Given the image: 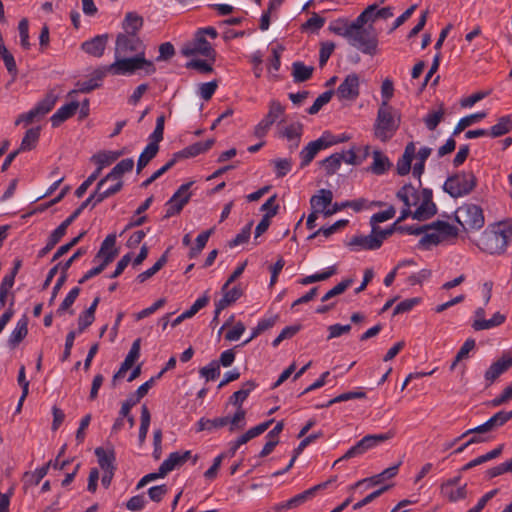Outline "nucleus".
Wrapping results in <instances>:
<instances>
[{
  "instance_id": "9",
  "label": "nucleus",
  "mask_w": 512,
  "mask_h": 512,
  "mask_svg": "<svg viewBox=\"0 0 512 512\" xmlns=\"http://www.w3.org/2000/svg\"><path fill=\"white\" fill-rule=\"evenodd\" d=\"M144 52V45L138 35L119 33L115 42V57L129 56Z\"/></svg>"
},
{
  "instance_id": "29",
  "label": "nucleus",
  "mask_w": 512,
  "mask_h": 512,
  "mask_svg": "<svg viewBox=\"0 0 512 512\" xmlns=\"http://www.w3.org/2000/svg\"><path fill=\"white\" fill-rule=\"evenodd\" d=\"M333 194L331 190L321 189L319 194L314 195L310 199L311 208L315 211L324 213L327 207L331 204Z\"/></svg>"
},
{
  "instance_id": "39",
  "label": "nucleus",
  "mask_w": 512,
  "mask_h": 512,
  "mask_svg": "<svg viewBox=\"0 0 512 512\" xmlns=\"http://www.w3.org/2000/svg\"><path fill=\"white\" fill-rule=\"evenodd\" d=\"M437 213V207L433 201H422L420 206L413 212V219L424 221Z\"/></svg>"
},
{
  "instance_id": "5",
  "label": "nucleus",
  "mask_w": 512,
  "mask_h": 512,
  "mask_svg": "<svg viewBox=\"0 0 512 512\" xmlns=\"http://www.w3.org/2000/svg\"><path fill=\"white\" fill-rule=\"evenodd\" d=\"M455 219L465 231L479 230L485 223L482 208L473 203H465L458 207Z\"/></svg>"
},
{
  "instance_id": "13",
  "label": "nucleus",
  "mask_w": 512,
  "mask_h": 512,
  "mask_svg": "<svg viewBox=\"0 0 512 512\" xmlns=\"http://www.w3.org/2000/svg\"><path fill=\"white\" fill-rule=\"evenodd\" d=\"M512 419V410L507 411H499L495 413L491 418H489L485 423L471 428L462 434V437H466L469 434H482L488 433L498 429L499 427L504 426L509 420Z\"/></svg>"
},
{
  "instance_id": "52",
  "label": "nucleus",
  "mask_w": 512,
  "mask_h": 512,
  "mask_svg": "<svg viewBox=\"0 0 512 512\" xmlns=\"http://www.w3.org/2000/svg\"><path fill=\"white\" fill-rule=\"evenodd\" d=\"M329 30L336 35L342 36L349 39V36L352 32L351 23L348 24L346 21L337 20L330 24Z\"/></svg>"
},
{
  "instance_id": "15",
  "label": "nucleus",
  "mask_w": 512,
  "mask_h": 512,
  "mask_svg": "<svg viewBox=\"0 0 512 512\" xmlns=\"http://www.w3.org/2000/svg\"><path fill=\"white\" fill-rule=\"evenodd\" d=\"M164 130H154L149 137V143L140 154L137 161V173H140L144 167L157 155L159 143L163 140Z\"/></svg>"
},
{
  "instance_id": "46",
  "label": "nucleus",
  "mask_w": 512,
  "mask_h": 512,
  "mask_svg": "<svg viewBox=\"0 0 512 512\" xmlns=\"http://www.w3.org/2000/svg\"><path fill=\"white\" fill-rule=\"evenodd\" d=\"M141 423L139 428V443L142 445L147 437V433L150 426L151 415L148 407L144 404L141 408Z\"/></svg>"
},
{
  "instance_id": "16",
  "label": "nucleus",
  "mask_w": 512,
  "mask_h": 512,
  "mask_svg": "<svg viewBox=\"0 0 512 512\" xmlns=\"http://www.w3.org/2000/svg\"><path fill=\"white\" fill-rule=\"evenodd\" d=\"M394 15L393 8L390 6L378 9V4L374 3L367 6L356 18L360 24L375 22L378 19H388Z\"/></svg>"
},
{
  "instance_id": "30",
  "label": "nucleus",
  "mask_w": 512,
  "mask_h": 512,
  "mask_svg": "<svg viewBox=\"0 0 512 512\" xmlns=\"http://www.w3.org/2000/svg\"><path fill=\"white\" fill-rule=\"evenodd\" d=\"M95 455L98 458V463L100 468L105 471H115L116 465H115V453L113 450L106 451L102 447H97L95 449Z\"/></svg>"
},
{
  "instance_id": "50",
  "label": "nucleus",
  "mask_w": 512,
  "mask_h": 512,
  "mask_svg": "<svg viewBox=\"0 0 512 512\" xmlns=\"http://www.w3.org/2000/svg\"><path fill=\"white\" fill-rule=\"evenodd\" d=\"M39 131L40 130H27L18 150L20 152L30 151L35 148L40 137Z\"/></svg>"
},
{
  "instance_id": "57",
  "label": "nucleus",
  "mask_w": 512,
  "mask_h": 512,
  "mask_svg": "<svg viewBox=\"0 0 512 512\" xmlns=\"http://www.w3.org/2000/svg\"><path fill=\"white\" fill-rule=\"evenodd\" d=\"M187 69H195L201 74H209L213 72L212 64L202 59H192L186 63Z\"/></svg>"
},
{
  "instance_id": "54",
  "label": "nucleus",
  "mask_w": 512,
  "mask_h": 512,
  "mask_svg": "<svg viewBox=\"0 0 512 512\" xmlns=\"http://www.w3.org/2000/svg\"><path fill=\"white\" fill-rule=\"evenodd\" d=\"M348 224V220L342 219L336 221L333 225L329 227H321L317 231H315L313 234H311L308 239H313L317 237L320 234H323L325 237L331 236L333 233H335L338 229L345 227Z\"/></svg>"
},
{
  "instance_id": "62",
  "label": "nucleus",
  "mask_w": 512,
  "mask_h": 512,
  "mask_svg": "<svg viewBox=\"0 0 512 512\" xmlns=\"http://www.w3.org/2000/svg\"><path fill=\"white\" fill-rule=\"evenodd\" d=\"M200 375L207 381L215 380L220 375V367L217 361H212L209 365L200 369Z\"/></svg>"
},
{
  "instance_id": "33",
  "label": "nucleus",
  "mask_w": 512,
  "mask_h": 512,
  "mask_svg": "<svg viewBox=\"0 0 512 512\" xmlns=\"http://www.w3.org/2000/svg\"><path fill=\"white\" fill-rule=\"evenodd\" d=\"M143 18L138 15L136 12H128L125 15L123 21V29L124 33L131 35H138V32L143 26Z\"/></svg>"
},
{
  "instance_id": "26",
  "label": "nucleus",
  "mask_w": 512,
  "mask_h": 512,
  "mask_svg": "<svg viewBox=\"0 0 512 512\" xmlns=\"http://www.w3.org/2000/svg\"><path fill=\"white\" fill-rule=\"evenodd\" d=\"M79 106V102L71 101L70 103L60 107L51 117L52 125L54 127L61 125L65 120L72 117L76 113Z\"/></svg>"
},
{
  "instance_id": "31",
  "label": "nucleus",
  "mask_w": 512,
  "mask_h": 512,
  "mask_svg": "<svg viewBox=\"0 0 512 512\" xmlns=\"http://www.w3.org/2000/svg\"><path fill=\"white\" fill-rule=\"evenodd\" d=\"M124 154V150L99 152L91 157V161L97 164L101 172L104 167L112 164Z\"/></svg>"
},
{
  "instance_id": "45",
  "label": "nucleus",
  "mask_w": 512,
  "mask_h": 512,
  "mask_svg": "<svg viewBox=\"0 0 512 512\" xmlns=\"http://www.w3.org/2000/svg\"><path fill=\"white\" fill-rule=\"evenodd\" d=\"M213 232L214 228H210L197 236L196 245L191 247L188 254L190 259L196 258L202 252Z\"/></svg>"
},
{
  "instance_id": "10",
  "label": "nucleus",
  "mask_w": 512,
  "mask_h": 512,
  "mask_svg": "<svg viewBox=\"0 0 512 512\" xmlns=\"http://www.w3.org/2000/svg\"><path fill=\"white\" fill-rule=\"evenodd\" d=\"M440 494L451 503L465 500L468 496L467 484H461V475L455 476L441 483Z\"/></svg>"
},
{
  "instance_id": "40",
  "label": "nucleus",
  "mask_w": 512,
  "mask_h": 512,
  "mask_svg": "<svg viewBox=\"0 0 512 512\" xmlns=\"http://www.w3.org/2000/svg\"><path fill=\"white\" fill-rule=\"evenodd\" d=\"M505 315L500 312H496L491 319L482 321H473L472 328L475 331L487 330L497 326H500L505 322Z\"/></svg>"
},
{
  "instance_id": "32",
  "label": "nucleus",
  "mask_w": 512,
  "mask_h": 512,
  "mask_svg": "<svg viewBox=\"0 0 512 512\" xmlns=\"http://www.w3.org/2000/svg\"><path fill=\"white\" fill-rule=\"evenodd\" d=\"M257 384L253 380L246 381L243 383L242 388L236 392H234L229 398V404L235 406L236 408L242 407L243 402L249 396L251 391L255 389Z\"/></svg>"
},
{
  "instance_id": "64",
  "label": "nucleus",
  "mask_w": 512,
  "mask_h": 512,
  "mask_svg": "<svg viewBox=\"0 0 512 512\" xmlns=\"http://www.w3.org/2000/svg\"><path fill=\"white\" fill-rule=\"evenodd\" d=\"M21 46L28 50L30 48L29 42V22L26 18L20 20L18 24Z\"/></svg>"
},
{
  "instance_id": "34",
  "label": "nucleus",
  "mask_w": 512,
  "mask_h": 512,
  "mask_svg": "<svg viewBox=\"0 0 512 512\" xmlns=\"http://www.w3.org/2000/svg\"><path fill=\"white\" fill-rule=\"evenodd\" d=\"M28 334V318L23 316L18 322L15 329L12 331L8 340L9 345L15 348Z\"/></svg>"
},
{
  "instance_id": "47",
  "label": "nucleus",
  "mask_w": 512,
  "mask_h": 512,
  "mask_svg": "<svg viewBox=\"0 0 512 512\" xmlns=\"http://www.w3.org/2000/svg\"><path fill=\"white\" fill-rule=\"evenodd\" d=\"M335 273H336V267L331 266L327 270H325L321 273H316V274L301 278L298 281V283L301 285H308V284L315 283V282L325 281V280L329 279L331 276H333Z\"/></svg>"
},
{
  "instance_id": "61",
  "label": "nucleus",
  "mask_w": 512,
  "mask_h": 512,
  "mask_svg": "<svg viewBox=\"0 0 512 512\" xmlns=\"http://www.w3.org/2000/svg\"><path fill=\"white\" fill-rule=\"evenodd\" d=\"M115 244H116V235L109 234L102 242L101 247L95 256V260L98 258H104L106 254H108L110 251L116 249Z\"/></svg>"
},
{
  "instance_id": "20",
  "label": "nucleus",
  "mask_w": 512,
  "mask_h": 512,
  "mask_svg": "<svg viewBox=\"0 0 512 512\" xmlns=\"http://www.w3.org/2000/svg\"><path fill=\"white\" fill-rule=\"evenodd\" d=\"M108 34L97 35L94 38L82 43V50L96 58H100L106 49L108 43Z\"/></svg>"
},
{
  "instance_id": "4",
  "label": "nucleus",
  "mask_w": 512,
  "mask_h": 512,
  "mask_svg": "<svg viewBox=\"0 0 512 512\" xmlns=\"http://www.w3.org/2000/svg\"><path fill=\"white\" fill-rule=\"evenodd\" d=\"M477 185V178L473 172L462 171L447 178L443 189L453 198L468 195Z\"/></svg>"
},
{
  "instance_id": "11",
  "label": "nucleus",
  "mask_w": 512,
  "mask_h": 512,
  "mask_svg": "<svg viewBox=\"0 0 512 512\" xmlns=\"http://www.w3.org/2000/svg\"><path fill=\"white\" fill-rule=\"evenodd\" d=\"M181 53L186 56L202 55L210 58L212 61L215 60L216 52L211 44L206 40L202 33L195 34L192 41L187 42L181 49Z\"/></svg>"
},
{
  "instance_id": "18",
  "label": "nucleus",
  "mask_w": 512,
  "mask_h": 512,
  "mask_svg": "<svg viewBox=\"0 0 512 512\" xmlns=\"http://www.w3.org/2000/svg\"><path fill=\"white\" fill-rule=\"evenodd\" d=\"M285 108L278 100H271L269 110L265 117L259 122L256 128H269L270 126L283 122Z\"/></svg>"
},
{
  "instance_id": "22",
  "label": "nucleus",
  "mask_w": 512,
  "mask_h": 512,
  "mask_svg": "<svg viewBox=\"0 0 512 512\" xmlns=\"http://www.w3.org/2000/svg\"><path fill=\"white\" fill-rule=\"evenodd\" d=\"M512 367V357L503 355L494 362L485 372V379L489 384L493 383L501 374Z\"/></svg>"
},
{
  "instance_id": "14",
  "label": "nucleus",
  "mask_w": 512,
  "mask_h": 512,
  "mask_svg": "<svg viewBox=\"0 0 512 512\" xmlns=\"http://www.w3.org/2000/svg\"><path fill=\"white\" fill-rule=\"evenodd\" d=\"M401 124V117L398 110L382 101L376 119V128H398Z\"/></svg>"
},
{
  "instance_id": "6",
  "label": "nucleus",
  "mask_w": 512,
  "mask_h": 512,
  "mask_svg": "<svg viewBox=\"0 0 512 512\" xmlns=\"http://www.w3.org/2000/svg\"><path fill=\"white\" fill-rule=\"evenodd\" d=\"M57 101V96L53 92H49L45 95V97L40 100L36 106L26 113L20 114L15 122V126H19L21 124L31 125L41 121L54 107Z\"/></svg>"
},
{
  "instance_id": "42",
  "label": "nucleus",
  "mask_w": 512,
  "mask_h": 512,
  "mask_svg": "<svg viewBox=\"0 0 512 512\" xmlns=\"http://www.w3.org/2000/svg\"><path fill=\"white\" fill-rule=\"evenodd\" d=\"M168 250L156 261V263L146 271L140 273L137 276V281L139 283H144L146 280L155 275L168 261Z\"/></svg>"
},
{
  "instance_id": "43",
  "label": "nucleus",
  "mask_w": 512,
  "mask_h": 512,
  "mask_svg": "<svg viewBox=\"0 0 512 512\" xmlns=\"http://www.w3.org/2000/svg\"><path fill=\"white\" fill-rule=\"evenodd\" d=\"M365 397H366V393L363 391L345 392V393H342V394L336 396L335 398L329 400L327 403L316 405V408L317 409L325 408V407H329L335 403L348 401V400H352V399H361V398H365Z\"/></svg>"
},
{
  "instance_id": "23",
  "label": "nucleus",
  "mask_w": 512,
  "mask_h": 512,
  "mask_svg": "<svg viewBox=\"0 0 512 512\" xmlns=\"http://www.w3.org/2000/svg\"><path fill=\"white\" fill-rule=\"evenodd\" d=\"M415 153L416 147L414 142H409L405 147L403 155L397 161L396 171L398 175L405 176L410 172Z\"/></svg>"
},
{
  "instance_id": "37",
  "label": "nucleus",
  "mask_w": 512,
  "mask_h": 512,
  "mask_svg": "<svg viewBox=\"0 0 512 512\" xmlns=\"http://www.w3.org/2000/svg\"><path fill=\"white\" fill-rule=\"evenodd\" d=\"M392 166V163L381 151L375 150L373 152V163L370 166L371 172L376 175L384 174Z\"/></svg>"
},
{
  "instance_id": "12",
  "label": "nucleus",
  "mask_w": 512,
  "mask_h": 512,
  "mask_svg": "<svg viewBox=\"0 0 512 512\" xmlns=\"http://www.w3.org/2000/svg\"><path fill=\"white\" fill-rule=\"evenodd\" d=\"M193 181L182 184L173 196L167 201L166 213L164 218L168 219L176 214H179L183 207L189 202L191 193L189 192L190 187L193 185Z\"/></svg>"
},
{
  "instance_id": "17",
  "label": "nucleus",
  "mask_w": 512,
  "mask_h": 512,
  "mask_svg": "<svg viewBox=\"0 0 512 512\" xmlns=\"http://www.w3.org/2000/svg\"><path fill=\"white\" fill-rule=\"evenodd\" d=\"M340 99L353 101L359 96V77L355 73L346 76L336 91Z\"/></svg>"
},
{
  "instance_id": "8",
  "label": "nucleus",
  "mask_w": 512,
  "mask_h": 512,
  "mask_svg": "<svg viewBox=\"0 0 512 512\" xmlns=\"http://www.w3.org/2000/svg\"><path fill=\"white\" fill-rule=\"evenodd\" d=\"M350 139V136L342 134L336 137L328 132L324 133L319 139L310 142L301 152V167L307 166L316 156V154L327 147L341 143Z\"/></svg>"
},
{
  "instance_id": "59",
  "label": "nucleus",
  "mask_w": 512,
  "mask_h": 512,
  "mask_svg": "<svg viewBox=\"0 0 512 512\" xmlns=\"http://www.w3.org/2000/svg\"><path fill=\"white\" fill-rule=\"evenodd\" d=\"M486 117L485 112H476L470 115H467L459 120L455 128H467L469 126L478 124L481 120Z\"/></svg>"
},
{
  "instance_id": "44",
  "label": "nucleus",
  "mask_w": 512,
  "mask_h": 512,
  "mask_svg": "<svg viewBox=\"0 0 512 512\" xmlns=\"http://www.w3.org/2000/svg\"><path fill=\"white\" fill-rule=\"evenodd\" d=\"M179 452L171 453L166 460L162 462L159 467V475H167L170 471L178 466L183 465Z\"/></svg>"
},
{
  "instance_id": "35",
  "label": "nucleus",
  "mask_w": 512,
  "mask_h": 512,
  "mask_svg": "<svg viewBox=\"0 0 512 512\" xmlns=\"http://www.w3.org/2000/svg\"><path fill=\"white\" fill-rule=\"evenodd\" d=\"M424 232L428 230H434V232L441 233L444 237H455L458 234V230L455 226L449 224L446 221L437 220L431 224L423 225Z\"/></svg>"
},
{
  "instance_id": "36",
  "label": "nucleus",
  "mask_w": 512,
  "mask_h": 512,
  "mask_svg": "<svg viewBox=\"0 0 512 512\" xmlns=\"http://www.w3.org/2000/svg\"><path fill=\"white\" fill-rule=\"evenodd\" d=\"M396 196L404 203L405 208L409 209L411 206L416 205L419 199L417 189L413 187L411 184L404 185L397 192Z\"/></svg>"
},
{
  "instance_id": "58",
  "label": "nucleus",
  "mask_w": 512,
  "mask_h": 512,
  "mask_svg": "<svg viewBox=\"0 0 512 512\" xmlns=\"http://www.w3.org/2000/svg\"><path fill=\"white\" fill-rule=\"evenodd\" d=\"M425 235L419 240V246L429 249L433 245H438L445 237L442 236L441 233L427 231L424 232Z\"/></svg>"
},
{
  "instance_id": "2",
  "label": "nucleus",
  "mask_w": 512,
  "mask_h": 512,
  "mask_svg": "<svg viewBox=\"0 0 512 512\" xmlns=\"http://www.w3.org/2000/svg\"><path fill=\"white\" fill-rule=\"evenodd\" d=\"M352 32L348 43L364 54L373 56L378 52V34L372 25L365 27L357 19L351 22Z\"/></svg>"
},
{
  "instance_id": "38",
  "label": "nucleus",
  "mask_w": 512,
  "mask_h": 512,
  "mask_svg": "<svg viewBox=\"0 0 512 512\" xmlns=\"http://www.w3.org/2000/svg\"><path fill=\"white\" fill-rule=\"evenodd\" d=\"M314 71L313 66H306L303 62L297 61L292 64V76L295 83L309 80Z\"/></svg>"
},
{
  "instance_id": "49",
  "label": "nucleus",
  "mask_w": 512,
  "mask_h": 512,
  "mask_svg": "<svg viewBox=\"0 0 512 512\" xmlns=\"http://www.w3.org/2000/svg\"><path fill=\"white\" fill-rule=\"evenodd\" d=\"M344 158V153H334L331 156L325 158L321 163L326 170L328 175L334 174L340 167L341 162Z\"/></svg>"
},
{
  "instance_id": "51",
  "label": "nucleus",
  "mask_w": 512,
  "mask_h": 512,
  "mask_svg": "<svg viewBox=\"0 0 512 512\" xmlns=\"http://www.w3.org/2000/svg\"><path fill=\"white\" fill-rule=\"evenodd\" d=\"M395 213V208L393 206H389L387 210L373 214L372 217L370 218V224L372 226L373 234L376 233L378 230V226H376L377 223H381L393 218Z\"/></svg>"
},
{
  "instance_id": "27",
  "label": "nucleus",
  "mask_w": 512,
  "mask_h": 512,
  "mask_svg": "<svg viewBox=\"0 0 512 512\" xmlns=\"http://www.w3.org/2000/svg\"><path fill=\"white\" fill-rule=\"evenodd\" d=\"M134 161L126 158L117 163L113 169L104 177L108 181L123 182L122 176L133 169Z\"/></svg>"
},
{
  "instance_id": "55",
  "label": "nucleus",
  "mask_w": 512,
  "mask_h": 512,
  "mask_svg": "<svg viewBox=\"0 0 512 512\" xmlns=\"http://www.w3.org/2000/svg\"><path fill=\"white\" fill-rule=\"evenodd\" d=\"M333 94L334 90H328L319 95L307 112L311 115L318 113L319 110L331 100Z\"/></svg>"
},
{
  "instance_id": "19",
  "label": "nucleus",
  "mask_w": 512,
  "mask_h": 512,
  "mask_svg": "<svg viewBox=\"0 0 512 512\" xmlns=\"http://www.w3.org/2000/svg\"><path fill=\"white\" fill-rule=\"evenodd\" d=\"M109 182L105 178H102L96 186V189L94 193L91 194V197L93 198V207L97 205L98 203L102 202L104 199L118 193L122 187L123 182H116L114 185H111L109 187H105V185Z\"/></svg>"
},
{
  "instance_id": "21",
  "label": "nucleus",
  "mask_w": 512,
  "mask_h": 512,
  "mask_svg": "<svg viewBox=\"0 0 512 512\" xmlns=\"http://www.w3.org/2000/svg\"><path fill=\"white\" fill-rule=\"evenodd\" d=\"M335 480H336V477L331 478L325 482H322L320 484L313 486L310 489L303 491L302 493L295 495L294 497L287 500L286 506L291 507V509L299 507L300 505L305 503L308 499L312 498L316 494L317 491L327 488V486L329 484H331L332 482H334Z\"/></svg>"
},
{
  "instance_id": "63",
  "label": "nucleus",
  "mask_w": 512,
  "mask_h": 512,
  "mask_svg": "<svg viewBox=\"0 0 512 512\" xmlns=\"http://www.w3.org/2000/svg\"><path fill=\"white\" fill-rule=\"evenodd\" d=\"M277 136L282 139H287L291 143L290 149H294L299 145L301 134L299 130H280Z\"/></svg>"
},
{
  "instance_id": "41",
  "label": "nucleus",
  "mask_w": 512,
  "mask_h": 512,
  "mask_svg": "<svg viewBox=\"0 0 512 512\" xmlns=\"http://www.w3.org/2000/svg\"><path fill=\"white\" fill-rule=\"evenodd\" d=\"M228 423H229L228 416L219 417V418H215V419L201 418L197 423V425H198L197 431L222 428V427L228 425Z\"/></svg>"
},
{
  "instance_id": "25",
  "label": "nucleus",
  "mask_w": 512,
  "mask_h": 512,
  "mask_svg": "<svg viewBox=\"0 0 512 512\" xmlns=\"http://www.w3.org/2000/svg\"><path fill=\"white\" fill-rule=\"evenodd\" d=\"M214 142L215 140L210 138L203 142L193 143L183 150L178 151L177 156H182L183 159L195 157L208 151L213 146Z\"/></svg>"
},
{
  "instance_id": "7",
  "label": "nucleus",
  "mask_w": 512,
  "mask_h": 512,
  "mask_svg": "<svg viewBox=\"0 0 512 512\" xmlns=\"http://www.w3.org/2000/svg\"><path fill=\"white\" fill-rule=\"evenodd\" d=\"M395 435L394 431L389 430L382 434H368L352 446L342 457L334 462V466L343 460H348L364 454L369 449L376 447L378 444L385 442Z\"/></svg>"
},
{
  "instance_id": "3",
  "label": "nucleus",
  "mask_w": 512,
  "mask_h": 512,
  "mask_svg": "<svg viewBox=\"0 0 512 512\" xmlns=\"http://www.w3.org/2000/svg\"><path fill=\"white\" fill-rule=\"evenodd\" d=\"M108 69L112 75H130L139 69H144L148 75L156 71L153 62L145 58V52H140L132 57H115V61L108 65Z\"/></svg>"
},
{
  "instance_id": "48",
  "label": "nucleus",
  "mask_w": 512,
  "mask_h": 512,
  "mask_svg": "<svg viewBox=\"0 0 512 512\" xmlns=\"http://www.w3.org/2000/svg\"><path fill=\"white\" fill-rule=\"evenodd\" d=\"M353 283L352 278H347L342 280L340 283L335 285L332 289L326 292V294L321 298L322 302H328L332 298L341 295L344 293Z\"/></svg>"
},
{
  "instance_id": "1",
  "label": "nucleus",
  "mask_w": 512,
  "mask_h": 512,
  "mask_svg": "<svg viewBox=\"0 0 512 512\" xmlns=\"http://www.w3.org/2000/svg\"><path fill=\"white\" fill-rule=\"evenodd\" d=\"M512 238V221L500 222L496 229L485 231L480 240L479 248L489 254L503 253Z\"/></svg>"
},
{
  "instance_id": "28",
  "label": "nucleus",
  "mask_w": 512,
  "mask_h": 512,
  "mask_svg": "<svg viewBox=\"0 0 512 512\" xmlns=\"http://www.w3.org/2000/svg\"><path fill=\"white\" fill-rule=\"evenodd\" d=\"M118 255V250L114 249L105 255L104 258H101L102 261L98 266H93L92 269L87 271L80 279L79 284H83L88 281L90 278L99 275L103 272V270L114 261L115 257Z\"/></svg>"
},
{
  "instance_id": "24",
  "label": "nucleus",
  "mask_w": 512,
  "mask_h": 512,
  "mask_svg": "<svg viewBox=\"0 0 512 512\" xmlns=\"http://www.w3.org/2000/svg\"><path fill=\"white\" fill-rule=\"evenodd\" d=\"M349 247L358 248L363 250H376L380 248V240H378L373 232L369 235H357L350 239Z\"/></svg>"
},
{
  "instance_id": "56",
  "label": "nucleus",
  "mask_w": 512,
  "mask_h": 512,
  "mask_svg": "<svg viewBox=\"0 0 512 512\" xmlns=\"http://www.w3.org/2000/svg\"><path fill=\"white\" fill-rule=\"evenodd\" d=\"M444 115V109L442 105L437 110H431L427 113V115L423 118V121L427 128H436L440 123L441 119Z\"/></svg>"
},
{
  "instance_id": "53",
  "label": "nucleus",
  "mask_w": 512,
  "mask_h": 512,
  "mask_svg": "<svg viewBox=\"0 0 512 512\" xmlns=\"http://www.w3.org/2000/svg\"><path fill=\"white\" fill-rule=\"evenodd\" d=\"M245 416H246V411L243 409V407L237 408V411L235 412L233 417H231V418L229 417V423H228V424H230L229 430L231 432H233L235 430L243 429L246 425Z\"/></svg>"
},
{
  "instance_id": "60",
  "label": "nucleus",
  "mask_w": 512,
  "mask_h": 512,
  "mask_svg": "<svg viewBox=\"0 0 512 512\" xmlns=\"http://www.w3.org/2000/svg\"><path fill=\"white\" fill-rule=\"evenodd\" d=\"M86 234L85 231L81 232L78 236L74 237L73 239H71L70 242L60 246L57 251L54 253L53 257H52V261H56L58 260L60 257H62L63 255H65L69 250H71L74 246H76L79 241L83 238V236Z\"/></svg>"
}]
</instances>
